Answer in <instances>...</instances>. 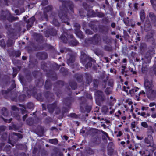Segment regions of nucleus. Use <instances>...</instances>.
<instances>
[{"label":"nucleus","instance_id":"ddd939ff","mask_svg":"<svg viewBox=\"0 0 156 156\" xmlns=\"http://www.w3.org/2000/svg\"><path fill=\"white\" fill-rule=\"evenodd\" d=\"M123 90L124 91H126V92H128V91H129V90H129V87H126L125 86L123 87Z\"/></svg>","mask_w":156,"mask_h":156},{"label":"nucleus","instance_id":"49530a36","mask_svg":"<svg viewBox=\"0 0 156 156\" xmlns=\"http://www.w3.org/2000/svg\"><path fill=\"white\" fill-rule=\"evenodd\" d=\"M137 24H138V25H140V23H139V22H138V23H137Z\"/></svg>","mask_w":156,"mask_h":156},{"label":"nucleus","instance_id":"7ed1b4c3","mask_svg":"<svg viewBox=\"0 0 156 156\" xmlns=\"http://www.w3.org/2000/svg\"><path fill=\"white\" fill-rule=\"evenodd\" d=\"M82 55V58L81 60V62H82V63L84 64L85 63V62L87 60V56L86 55H83V54L81 53Z\"/></svg>","mask_w":156,"mask_h":156},{"label":"nucleus","instance_id":"72a5a7b5","mask_svg":"<svg viewBox=\"0 0 156 156\" xmlns=\"http://www.w3.org/2000/svg\"><path fill=\"white\" fill-rule=\"evenodd\" d=\"M64 138L65 139L67 140L68 139L67 137L66 136H64Z\"/></svg>","mask_w":156,"mask_h":156},{"label":"nucleus","instance_id":"9b49d317","mask_svg":"<svg viewBox=\"0 0 156 156\" xmlns=\"http://www.w3.org/2000/svg\"><path fill=\"white\" fill-rule=\"evenodd\" d=\"M109 109L111 110L109 111V112L110 114H112L114 112V108L113 107H110L108 109V111H109Z\"/></svg>","mask_w":156,"mask_h":156},{"label":"nucleus","instance_id":"a18cd8bd","mask_svg":"<svg viewBox=\"0 0 156 156\" xmlns=\"http://www.w3.org/2000/svg\"><path fill=\"white\" fill-rule=\"evenodd\" d=\"M126 143L128 144L129 143V140H127L126 141Z\"/></svg>","mask_w":156,"mask_h":156},{"label":"nucleus","instance_id":"37998d69","mask_svg":"<svg viewBox=\"0 0 156 156\" xmlns=\"http://www.w3.org/2000/svg\"><path fill=\"white\" fill-rule=\"evenodd\" d=\"M25 111L24 110H22V113L23 114V113H24V112H25Z\"/></svg>","mask_w":156,"mask_h":156},{"label":"nucleus","instance_id":"39448f33","mask_svg":"<svg viewBox=\"0 0 156 156\" xmlns=\"http://www.w3.org/2000/svg\"><path fill=\"white\" fill-rule=\"evenodd\" d=\"M124 107L126 110H127L128 109H129L131 112H133V106L132 105H130L129 106V107H128L127 105H124Z\"/></svg>","mask_w":156,"mask_h":156},{"label":"nucleus","instance_id":"79ce46f5","mask_svg":"<svg viewBox=\"0 0 156 156\" xmlns=\"http://www.w3.org/2000/svg\"><path fill=\"white\" fill-rule=\"evenodd\" d=\"M105 135H106V136L107 137H108V134H107L106 133H105Z\"/></svg>","mask_w":156,"mask_h":156},{"label":"nucleus","instance_id":"13d9d810","mask_svg":"<svg viewBox=\"0 0 156 156\" xmlns=\"http://www.w3.org/2000/svg\"><path fill=\"white\" fill-rule=\"evenodd\" d=\"M118 140H119V141L120 140V139H119Z\"/></svg>","mask_w":156,"mask_h":156},{"label":"nucleus","instance_id":"f257e3e1","mask_svg":"<svg viewBox=\"0 0 156 156\" xmlns=\"http://www.w3.org/2000/svg\"><path fill=\"white\" fill-rule=\"evenodd\" d=\"M144 85L147 92H150L152 91L153 86L151 82L146 80L145 81Z\"/></svg>","mask_w":156,"mask_h":156},{"label":"nucleus","instance_id":"052dcab7","mask_svg":"<svg viewBox=\"0 0 156 156\" xmlns=\"http://www.w3.org/2000/svg\"><path fill=\"white\" fill-rule=\"evenodd\" d=\"M116 37H117V38H118V36H116Z\"/></svg>","mask_w":156,"mask_h":156},{"label":"nucleus","instance_id":"a878e982","mask_svg":"<svg viewBox=\"0 0 156 156\" xmlns=\"http://www.w3.org/2000/svg\"><path fill=\"white\" fill-rule=\"evenodd\" d=\"M12 109L14 110H16L17 109V108L15 106L12 107Z\"/></svg>","mask_w":156,"mask_h":156},{"label":"nucleus","instance_id":"c03bdc74","mask_svg":"<svg viewBox=\"0 0 156 156\" xmlns=\"http://www.w3.org/2000/svg\"><path fill=\"white\" fill-rule=\"evenodd\" d=\"M126 59H123V62H126Z\"/></svg>","mask_w":156,"mask_h":156},{"label":"nucleus","instance_id":"4d7b16f0","mask_svg":"<svg viewBox=\"0 0 156 156\" xmlns=\"http://www.w3.org/2000/svg\"><path fill=\"white\" fill-rule=\"evenodd\" d=\"M55 25H57L58 24H55Z\"/></svg>","mask_w":156,"mask_h":156},{"label":"nucleus","instance_id":"20e7f679","mask_svg":"<svg viewBox=\"0 0 156 156\" xmlns=\"http://www.w3.org/2000/svg\"><path fill=\"white\" fill-rule=\"evenodd\" d=\"M140 15L141 20L144 21L145 18V13L143 10H141L140 11Z\"/></svg>","mask_w":156,"mask_h":156},{"label":"nucleus","instance_id":"2eb2a0df","mask_svg":"<svg viewBox=\"0 0 156 156\" xmlns=\"http://www.w3.org/2000/svg\"><path fill=\"white\" fill-rule=\"evenodd\" d=\"M151 2L153 6V8L155 10H156V5L153 4L154 3L153 0H151Z\"/></svg>","mask_w":156,"mask_h":156},{"label":"nucleus","instance_id":"09e8293b","mask_svg":"<svg viewBox=\"0 0 156 156\" xmlns=\"http://www.w3.org/2000/svg\"><path fill=\"white\" fill-rule=\"evenodd\" d=\"M119 127H121L122 126V125H119L118 126Z\"/></svg>","mask_w":156,"mask_h":156},{"label":"nucleus","instance_id":"c756f323","mask_svg":"<svg viewBox=\"0 0 156 156\" xmlns=\"http://www.w3.org/2000/svg\"><path fill=\"white\" fill-rule=\"evenodd\" d=\"M30 20H32V21L33 22H34V20H35V19H34V17H32Z\"/></svg>","mask_w":156,"mask_h":156},{"label":"nucleus","instance_id":"aec40b11","mask_svg":"<svg viewBox=\"0 0 156 156\" xmlns=\"http://www.w3.org/2000/svg\"><path fill=\"white\" fill-rule=\"evenodd\" d=\"M130 71L133 74H136V72L135 71L133 70V69H130Z\"/></svg>","mask_w":156,"mask_h":156},{"label":"nucleus","instance_id":"f03ea898","mask_svg":"<svg viewBox=\"0 0 156 156\" xmlns=\"http://www.w3.org/2000/svg\"><path fill=\"white\" fill-rule=\"evenodd\" d=\"M95 95L96 97V99H102L103 93L101 91H98L96 92L95 93Z\"/></svg>","mask_w":156,"mask_h":156},{"label":"nucleus","instance_id":"dca6fc26","mask_svg":"<svg viewBox=\"0 0 156 156\" xmlns=\"http://www.w3.org/2000/svg\"><path fill=\"white\" fill-rule=\"evenodd\" d=\"M122 134V132L120 131H119L118 134H117V136L118 137L121 136Z\"/></svg>","mask_w":156,"mask_h":156},{"label":"nucleus","instance_id":"7c9ffc66","mask_svg":"<svg viewBox=\"0 0 156 156\" xmlns=\"http://www.w3.org/2000/svg\"><path fill=\"white\" fill-rule=\"evenodd\" d=\"M137 139H138L140 140H141L142 139V137H139L138 136H137Z\"/></svg>","mask_w":156,"mask_h":156},{"label":"nucleus","instance_id":"de8ad7c7","mask_svg":"<svg viewBox=\"0 0 156 156\" xmlns=\"http://www.w3.org/2000/svg\"><path fill=\"white\" fill-rule=\"evenodd\" d=\"M127 83H127V82H125V85H127Z\"/></svg>","mask_w":156,"mask_h":156},{"label":"nucleus","instance_id":"9d476101","mask_svg":"<svg viewBox=\"0 0 156 156\" xmlns=\"http://www.w3.org/2000/svg\"><path fill=\"white\" fill-rule=\"evenodd\" d=\"M149 17L152 20H154L155 18L154 14L152 12H151L149 13Z\"/></svg>","mask_w":156,"mask_h":156},{"label":"nucleus","instance_id":"0eeeda50","mask_svg":"<svg viewBox=\"0 0 156 156\" xmlns=\"http://www.w3.org/2000/svg\"><path fill=\"white\" fill-rule=\"evenodd\" d=\"M49 142L53 144H56L58 143V140L56 139H50L49 140Z\"/></svg>","mask_w":156,"mask_h":156},{"label":"nucleus","instance_id":"6e6552de","mask_svg":"<svg viewBox=\"0 0 156 156\" xmlns=\"http://www.w3.org/2000/svg\"><path fill=\"white\" fill-rule=\"evenodd\" d=\"M112 91V90L111 88H106L105 92L106 94H110L111 93Z\"/></svg>","mask_w":156,"mask_h":156},{"label":"nucleus","instance_id":"4be33fe9","mask_svg":"<svg viewBox=\"0 0 156 156\" xmlns=\"http://www.w3.org/2000/svg\"><path fill=\"white\" fill-rule=\"evenodd\" d=\"M135 127V125L134 123H132L131 124V127L132 129L134 128Z\"/></svg>","mask_w":156,"mask_h":156},{"label":"nucleus","instance_id":"a211bd4d","mask_svg":"<svg viewBox=\"0 0 156 156\" xmlns=\"http://www.w3.org/2000/svg\"><path fill=\"white\" fill-rule=\"evenodd\" d=\"M148 108V107H142L141 108V110L143 111L144 110H147Z\"/></svg>","mask_w":156,"mask_h":156},{"label":"nucleus","instance_id":"bf43d9fd","mask_svg":"<svg viewBox=\"0 0 156 156\" xmlns=\"http://www.w3.org/2000/svg\"><path fill=\"white\" fill-rule=\"evenodd\" d=\"M144 5V3L142 4V5Z\"/></svg>","mask_w":156,"mask_h":156},{"label":"nucleus","instance_id":"2f4dec72","mask_svg":"<svg viewBox=\"0 0 156 156\" xmlns=\"http://www.w3.org/2000/svg\"><path fill=\"white\" fill-rule=\"evenodd\" d=\"M110 98L112 100V101H113L114 102V101H115V99H113V97H111Z\"/></svg>","mask_w":156,"mask_h":156},{"label":"nucleus","instance_id":"ea45409f","mask_svg":"<svg viewBox=\"0 0 156 156\" xmlns=\"http://www.w3.org/2000/svg\"><path fill=\"white\" fill-rule=\"evenodd\" d=\"M2 109H3V110H4V111H6V109L5 108H3Z\"/></svg>","mask_w":156,"mask_h":156},{"label":"nucleus","instance_id":"6ab92c4d","mask_svg":"<svg viewBox=\"0 0 156 156\" xmlns=\"http://www.w3.org/2000/svg\"><path fill=\"white\" fill-rule=\"evenodd\" d=\"M88 66L85 65V67H86V68H87V67H91V63L90 62H88Z\"/></svg>","mask_w":156,"mask_h":156},{"label":"nucleus","instance_id":"864d4df0","mask_svg":"<svg viewBox=\"0 0 156 156\" xmlns=\"http://www.w3.org/2000/svg\"><path fill=\"white\" fill-rule=\"evenodd\" d=\"M122 67L123 68H125V66H122Z\"/></svg>","mask_w":156,"mask_h":156},{"label":"nucleus","instance_id":"a19ab883","mask_svg":"<svg viewBox=\"0 0 156 156\" xmlns=\"http://www.w3.org/2000/svg\"><path fill=\"white\" fill-rule=\"evenodd\" d=\"M17 18V17H16V18L13 17V18H12V19H13V20H16V18Z\"/></svg>","mask_w":156,"mask_h":156},{"label":"nucleus","instance_id":"393cba45","mask_svg":"<svg viewBox=\"0 0 156 156\" xmlns=\"http://www.w3.org/2000/svg\"><path fill=\"white\" fill-rule=\"evenodd\" d=\"M140 115L142 116L145 117V113L144 112H142L140 113Z\"/></svg>","mask_w":156,"mask_h":156},{"label":"nucleus","instance_id":"5fc2aeb1","mask_svg":"<svg viewBox=\"0 0 156 156\" xmlns=\"http://www.w3.org/2000/svg\"><path fill=\"white\" fill-rule=\"evenodd\" d=\"M138 115H140V112H138Z\"/></svg>","mask_w":156,"mask_h":156},{"label":"nucleus","instance_id":"3c124183","mask_svg":"<svg viewBox=\"0 0 156 156\" xmlns=\"http://www.w3.org/2000/svg\"><path fill=\"white\" fill-rule=\"evenodd\" d=\"M147 116H149L150 115L149 114H147Z\"/></svg>","mask_w":156,"mask_h":156},{"label":"nucleus","instance_id":"4468645a","mask_svg":"<svg viewBox=\"0 0 156 156\" xmlns=\"http://www.w3.org/2000/svg\"><path fill=\"white\" fill-rule=\"evenodd\" d=\"M126 102L128 104L129 106H130L132 104V102L129 100L128 99L126 100Z\"/></svg>","mask_w":156,"mask_h":156},{"label":"nucleus","instance_id":"b1692460","mask_svg":"<svg viewBox=\"0 0 156 156\" xmlns=\"http://www.w3.org/2000/svg\"><path fill=\"white\" fill-rule=\"evenodd\" d=\"M155 104L154 103H151L149 104V106L150 107H152L155 105Z\"/></svg>","mask_w":156,"mask_h":156},{"label":"nucleus","instance_id":"1a4fd4ad","mask_svg":"<svg viewBox=\"0 0 156 156\" xmlns=\"http://www.w3.org/2000/svg\"><path fill=\"white\" fill-rule=\"evenodd\" d=\"M141 125L143 127L145 128H147L148 127V124L147 123L144 122H142L141 123Z\"/></svg>","mask_w":156,"mask_h":156},{"label":"nucleus","instance_id":"5701e85b","mask_svg":"<svg viewBox=\"0 0 156 156\" xmlns=\"http://www.w3.org/2000/svg\"><path fill=\"white\" fill-rule=\"evenodd\" d=\"M151 117H152L153 118H156V113H153V114L151 115Z\"/></svg>","mask_w":156,"mask_h":156},{"label":"nucleus","instance_id":"603ef678","mask_svg":"<svg viewBox=\"0 0 156 156\" xmlns=\"http://www.w3.org/2000/svg\"><path fill=\"white\" fill-rule=\"evenodd\" d=\"M68 156H70V154H69V153H68Z\"/></svg>","mask_w":156,"mask_h":156},{"label":"nucleus","instance_id":"e433bc0d","mask_svg":"<svg viewBox=\"0 0 156 156\" xmlns=\"http://www.w3.org/2000/svg\"><path fill=\"white\" fill-rule=\"evenodd\" d=\"M137 4H134V7H135V8L136 9H137Z\"/></svg>","mask_w":156,"mask_h":156},{"label":"nucleus","instance_id":"412c9836","mask_svg":"<svg viewBox=\"0 0 156 156\" xmlns=\"http://www.w3.org/2000/svg\"><path fill=\"white\" fill-rule=\"evenodd\" d=\"M145 94L144 92V91L142 90L139 92V95H141V94L143 95V94Z\"/></svg>","mask_w":156,"mask_h":156},{"label":"nucleus","instance_id":"cd10ccee","mask_svg":"<svg viewBox=\"0 0 156 156\" xmlns=\"http://www.w3.org/2000/svg\"><path fill=\"white\" fill-rule=\"evenodd\" d=\"M111 26L112 27H115V24L114 23H112L111 24Z\"/></svg>","mask_w":156,"mask_h":156},{"label":"nucleus","instance_id":"6e6d98bb","mask_svg":"<svg viewBox=\"0 0 156 156\" xmlns=\"http://www.w3.org/2000/svg\"><path fill=\"white\" fill-rule=\"evenodd\" d=\"M27 107H28V108H30V107H29L28 106V105L27 106Z\"/></svg>","mask_w":156,"mask_h":156},{"label":"nucleus","instance_id":"f3484780","mask_svg":"<svg viewBox=\"0 0 156 156\" xmlns=\"http://www.w3.org/2000/svg\"><path fill=\"white\" fill-rule=\"evenodd\" d=\"M15 135L18 136L19 138H22V137L21 134L18 133H15Z\"/></svg>","mask_w":156,"mask_h":156},{"label":"nucleus","instance_id":"473e14b6","mask_svg":"<svg viewBox=\"0 0 156 156\" xmlns=\"http://www.w3.org/2000/svg\"><path fill=\"white\" fill-rule=\"evenodd\" d=\"M18 10H15V13L17 15H19V14H18Z\"/></svg>","mask_w":156,"mask_h":156},{"label":"nucleus","instance_id":"f8f14e48","mask_svg":"<svg viewBox=\"0 0 156 156\" xmlns=\"http://www.w3.org/2000/svg\"><path fill=\"white\" fill-rule=\"evenodd\" d=\"M61 39L65 43L67 42V38L66 37H64L63 36L61 37Z\"/></svg>","mask_w":156,"mask_h":156},{"label":"nucleus","instance_id":"4c0bfd02","mask_svg":"<svg viewBox=\"0 0 156 156\" xmlns=\"http://www.w3.org/2000/svg\"><path fill=\"white\" fill-rule=\"evenodd\" d=\"M155 110V109L154 108H152L151 109V111H154Z\"/></svg>","mask_w":156,"mask_h":156},{"label":"nucleus","instance_id":"680f3d73","mask_svg":"<svg viewBox=\"0 0 156 156\" xmlns=\"http://www.w3.org/2000/svg\"><path fill=\"white\" fill-rule=\"evenodd\" d=\"M116 37H117V38H118V36H116Z\"/></svg>","mask_w":156,"mask_h":156},{"label":"nucleus","instance_id":"58836bf2","mask_svg":"<svg viewBox=\"0 0 156 156\" xmlns=\"http://www.w3.org/2000/svg\"><path fill=\"white\" fill-rule=\"evenodd\" d=\"M122 118L123 119H126V117L125 116L122 117Z\"/></svg>","mask_w":156,"mask_h":156},{"label":"nucleus","instance_id":"bb28decb","mask_svg":"<svg viewBox=\"0 0 156 156\" xmlns=\"http://www.w3.org/2000/svg\"><path fill=\"white\" fill-rule=\"evenodd\" d=\"M27 116V114L25 115L24 116H23V119L24 121L25 120V119H26V118Z\"/></svg>","mask_w":156,"mask_h":156},{"label":"nucleus","instance_id":"423d86ee","mask_svg":"<svg viewBox=\"0 0 156 156\" xmlns=\"http://www.w3.org/2000/svg\"><path fill=\"white\" fill-rule=\"evenodd\" d=\"M139 90V88L137 87H135L133 89L129 90V92L130 93V94H132L134 92H136L137 91Z\"/></svg>","mask_w":156,"mask_h":156},{"label":"nucleus","instance_id":"8fccbe9b","mask_svg":"<svg viewBox=\"0 0 156 156\" xmlns=\"http://www.w3.org/2000/svg\"><path fill=\"white\" fill-rule=\"evenodd\" d=\"M30 104V105L31 106H33V105L32 104Z\"/></svg>","mask_w":156,"mask_h":156},{"label":"nucleus","instance_id":"f704fd0d","mask_svg":"<svg viewBox=\"0 0 156 156\" xmlns=\"http://www.w3.org/2000/svg\"><path fill=\"white\" fill-rule=\"evenodd\" d=\"M26 57H25V56L22 57V59L23 60H25L26 59Z\"/></svg>","mask_w":156,"mask_h":156},{"label":"nucleus","instance_id":"c9c22d12","mask_svg":"<svg viewBox=\"0 0 156 156\" xmlns=\"http://www.w3.org/2000/svg\"><path fill=\"white\" fill-rule=\"evenodd\" d=\"M121 144L123 145L125 144V142L124 141H122L121 142Z\"/></svg>","mask_w":156,"mask_h":156},{"label":"nucleus","instance_id":"c85d7f7f","mask_svg":"<svg viewBox=\"0 0 156 156\" xmlns=\"http://www.w3.org/2000/svg\"><path fill=\"white\" fill-rule=\"evenodd\" d=\"M71 116L72 117H75V114L74 113H72L70 114Z\"/></svg>","mask_w":156,"mask_h":156}]
</instances>
